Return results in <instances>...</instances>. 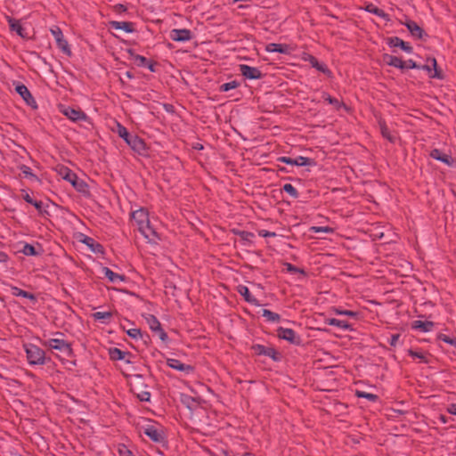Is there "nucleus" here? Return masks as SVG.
Masks as SVG:
<instances>
[{
	"instance_id": "nucleus-56",
	"label": "nucleus",
	"mask_w": 456,
	"mask_h": 456,
	"mask_svg": "<svg viewBox=\"0 0 456 456\" xmlns=\"http://www.w3.org/2000/svg\"><path fill=\"white\" fill-rule=\"evenodd\" d=\"M399 338H400V335H399V334H394V335H392V336H391V338H390V341H389L390 346H396V344H397V341H398Z\"/></svg>"
},
{
	"instance_id": "nucleus-44",
	"label": "nucleus",
	"mask_w": 456,
	"mask_h": 456,
	"mask_svg": "<svg viewBox=\"0 0 456 456\" xmlns=\"http://www.w3.org/2000/svg\"><path fill=\"white\" fill-rule=\"evenodd\" d=\"M379 126H380V130H381L382 135L385 138H387L388 141L394 142V137L390 134V132H389L388 128L387 127V126L385 125V123L379 122Z\"/></svg>"
},
{
	"instance_id": "nucleus-57",
	"label": "nucleus",
	"mask_w": 456,
	"mask_h": 456,
	"mask_svg": "<svg viewBox=\"0 0 456 456\" xmlns=\"http://www.w3.org/2000/svg\"><path fill=\"white\" fill-rule=\"evenodd\" d=\"M114 9L118 12H123L126 11V7L125 5H123V4H116L114 6Z\"/></svg>"
},
{
	"instance_id": "nucleus-39",
	"label": "nucleus",
	"mask_w": 456,
	"mask_h": 456,
	"mask_svg": "<svg viewBox=\"0 0 456 456\" xmlns=\"http://www.w3.org/2000/svg\"><path fill=\"white\" fill-rule=\"evenodd\" d=\"M21 252L25 256H37L38 252L36 250L35 247L31 244L26 243L21 249Z\"/></svg>"
},
{
	"instance_id": "nucleus-37",
	"label": "nucleus",
	"mask_w": 456,
	"mask_h": 456,
	"mask_svg": "<svg viewBox=\"0 0 456 456\" xmlns=\"http://www.w3.org/2000/svg\"><path fill=\"white\" fill-rule=\"evenodd\" d=\"M355 395H356L357 397L366 398V399H368L369 401H371V402H376L379 399V396L377 395H374V394H371V393H367V392H364V391L356 390Z\"/></svg>"
},
{
	"instance_id": "nucleus-62",
	"label": "nucleus",
	"mask_w": 456,
	"mask_h": 456,
	"mask_svg": "<svg viewBox=\"0 0 456 456\" xmlns=\"http://www.w3.org/2000/svg\"><path fill=\"white\" fill-rule=\"evenodd\" d=\"M154 63L152 61H148V64H146V66L148 67V69L151 71V72H154L155 69H154Z\"/></svg>"
},
{
	"instance_id": "nucleus-24",
	"label": "nucleus",
	"mask_w": 456,
	"mask_h": 456,
	"mask_svg": "<svg viewBox=\"0 0 456 456\" xmlns=\"http://www.w3.org/2000/svg\"><path fill=\"white\" fill-rule=\"evenodd\" d=\"M433 69L429 68V77L443 80L445 78V74L442 68L438 67L436 60L432 59Z\"/></svg>"
},
{
	"instance_id": "nucleus-18",
	"label": "nucleus",
	"mask_w": 456,
	"mask_h": 456,
	"mask_svg": "<svg viewBox=\"0 0 456 456\" xmlns=\"http://www.w3.org/2000/svg\"><path fill=\"white\" fill-rule=\"evenodd\" d=\"M253 349L259 355H266V356H269V357H271V358H273L274 360L277 359V357H276L277 352L273 347H266V346H262V345H256V346H253Z\"/></svg>"
},
{
	"instance_id": "nucleus-28",
	"label": "nucleus",
	"mask_w": 456,
	"mask_h": 456,
	"mask_svg": "<svg viewBox=\"0 0 456 456\" xmlns=\"http://www.w3.org/2000/svg\"><path fill=\"white\" fill-rule=\"evenodd\" d=\"M110 358L113 361L125 360L126 356L130 355V353L122 351L117 347L109 349Z\"/></svg>"
},
{
	"instance_id": "nucleus-49",
	"label": "nucleus",
	"mask_w": 456,
	"mask_h": 456,
	"mask_svg": "<svg viewBox=\"0 0 456 456\" xmlns=\"http://www.w3.org/2000/svg\"><path fill=\"white\" fill-rule=\"evenodd\" d=\"M94 317L96 320H105L111 317L110 312H97L94 314Z\"/></svg>"
},
{
	"instance_id": "nucleus-19",
	"label": "nucleus",
	"mask_w": 456,
	"mask_h": 456,
	"mask_svg": "<svg viewBox=\"0 0 456 456\" xmlns=\"http://www.w3.org/2000/svg\"><path fill=\"white\" fill-rule=\"evenodd\" d=\"M404 24L412 37L416 38H421L423 37L424 29L421 28L415 21L409 20Z\"/></svg>"
},
{
	"instance_id": "nucleus-51",
	"label": "nucleus",
	"mask_w": 456,
	"mask_h": 456,
	"mask_svg": "<svg viewBox=\"0 0 456 456\" xmlns=\"http://www.w3.org/2000/svg\"><path fill=\"white\" fill-rule=\"evenodd\" d=\"M278 160L288 165L296 166L295 159L289 157H280Z\"/></svg>"
},
{
	"instance_id": "nucleus-63",
	"label": "nucleus",
	"mask_w": 456,
	"mask_h": 456,
	"mask_svg": "<svg viewBox=\"0 0 456 456\" xmlns=\"http://www.w3.org/2000/svg\"><path fill=\"white\" fill-rule=\"evenodd\" d=\"M403 412L401 411H395V410H393L392 411V413L389 414V417H395V414H402Z\"/></svg>"
},
{
	"instance_id": "nucleus-5",
	"label": "nucleus",
	"mask_w": 456,
	"mask_h": 456,
	"mask_svg": "<svg viewBox=\"0 0 456 456\" xmlns=\"http://www.w3.org/2000/svg\"><path fill=\"white\" fill-rule=\"evenodd\" d=\"M145 320H146L150 329L153 332L158 334L159 338L162 341H167V335L164 331V330L161 328V324L159 322V320L156 318V316H154L153 314H148L147 316H145Z\"/></svg>"
},
{
	"instance_id": "nucleus-41",
	"label": "nucleus",
	"mask_w": 456,
	"mask_h": 456,
	"mask_svg": "<svg viewBox=\"0 0 456 456\" xmlns=\"http://www.w3.org/2000/svg\"><path fill=\"white\" fill-rule=\"evenodd\" d=\"M411 328L413 330H421L422 331H428V322L427 321H414L411 322Z\"/></svg>"
},
{
	"instance_id": "nucleus-35",
	"label": "nucleus",
	"mask_w": 456,
	"mask_h": 456,
	"mask_svg": "<svg viewBox=\"0 0 456 456\" xmlns=\"http://www.w3.org/2000/svg\"><path fill=\"white\" fill-rule=\"evenodd\" d=\"M129 53H130V54L132 56L133 61L138 67H144V66H146V64H148V60L144 56H142V55H139V54H135V53H132L131 50L129 51Z\"/></svg>"
},
{
	"instance_id": "nucleus-55",
	"label": "nucleus",
	"mask_w": 456,
	"mask_h": 456,
	"mask_svg": "<svg viewBox=\"0 0 456 456\" xmlns=\"http://www.w3.org/2000/svg\"><path fill=\"white\" fill-rule=\"evenodd\" d=\"M410 354L413 357H417L419 359H420L422 362H426V356L424 354L422 353H418V352H415V351H412V350H410Z\"/></svg>"
},
{
	"instance_id": "nucleus-23",
	"label": "nucleus",
	"mask_w": 456,
	"mask_h": 456,
	"mask_svg": "<svg viewBox=\"0 0 456 456\" xmlns=\"http://www.w3.org/2000/svg\"><path fill=\"white\" fill-rule=\"evenodd\" d=\"M305 60L309 61L313 68H315L317 70L324 74L330 75V70L327 68V66L323 63L319 62L317 58H315L314 56L309 54L307 58H305Z\"/></svg>"
},
{
	"instance_id": "nucleus-12",
	"label": "nucleus",
	"mask_w": 456,
	"mask_h": 456,
	"mask_svg": "<svg viewBox=\"0 0 456 456\" xmlns=\"http://www.w3.org/2000/svg\"><path fill=\"white\" fill-rule=\"evenodd\" d=\"M7 20L12 31H15L20 37L24 39L29 38L28 34L25 31V28L21 26L19 20L11 17H7Z\"/></svg>"
},
{
	"instance_id": "nucleus-31",
	"label": "nucleus",
	"mask_w": 456,
	"mask_h": 456,
	"mask_svg": "<svg viewBox=\"0 0 456 456\" xmlns=\"http://www.w3.org/2000/svg\"><path fill=\"white\" fill-rule=\"evenodd\" d=\"M364 10L368 12L373 13L380 18L386 19L387 17V14L382 10L374 5L373 4H368L364 7Z\"/></svg>"
},
{
	"instance_id": "nucleus-14",
	"label": "nucleus",
	"mask_w": 456,
	"mask_h": 456,
	"mask_svg": "<svg viewBox=\"0 0 456 456\" xmlns=\"http://www.w3.org/2000/svg\"><path fill=\"white\" fill-rule=\"evenodd\" d=\"M387 45L390 47H400L403 51L408 53L412 52V47L408 43L404 42L397 37L387 38Z\"/></svg>"
},
{
	"instance_id": "nucleus-59",
	"label": "nucleus",
	"mask_w": 456,
	"mask_h": 456,
	"mask_svg": "<svg viewBox=\"0 0 456 456\" xmlns=\"http://www.w3.org/2000/svg\"><path fill=\"white\" fill-rule=\"evenodd\" d=\"M448 411L451 414L456 415V403L451 404Z\"/></svg>"
},
{
	"instance_id": "nucleus-40",
	"label": "nucleus",
	"mask_w": 456,
	"mask_h": 456,
	"mask_svg": "<svg viewBox=\"0 0 456 456\" xmlns=\"http://www.w3.org/2000/svg\"><path fill=\"white\" fill-rule=\"evenodd\" d=\"M295 162L296 166L297 167H305L312 165L313 159L306 157L298 156L297 158L295 159Z\"/></svg>"
},
{
	"instance_id": "nucleus-61",
	"label": "nucleus",
	"mask_w": 456,
	"mask_h": 456,
	"mask_svg": "<svg viewBox=\"0 0 456 456\" xmlns=\"http://www.w3.org/2000/svg\"><path fill=\"white\" fill-rule=\"evenodd\" d=\"M8 259V256L5 253L0 252V263H4Z\"/></svg>"
},
{
	"instance_id": "nucleus-33",
	"label": "nucleus",
	"mask_w": 456,
	"mask_h": 456,
	"mask_svg": "<svg viewBox=\"0 0 456 456\" xmlns=\"http://www.w3.org/2000/svg\"><path fill=\"white\" fill-rule=\"evenodd\" d=\"M262 316L271 322H278L281 320L280 314L273 313L268 309L262 310Z\"/></svg>"
},
{
	"instance_id": "nucleus-7",
	"label": "nucleus",
	"mask_w": 456,
	"mask_h": 456,
	"mask_svg": "<svg viewBox=\"0 0 456 456\" xmlns=\"http://www.w3.org/2000/svg\"><path fill=\"white\" fill-rule=\"evenodd\" d=\"M16 92L22 97V99L25 101V102L32 107L33 109H37V102L30 94L28 87L23 84H19L15 87Z\"/></svg>"
},
{
	"instance_id": "nucleus-22",
	"label": "nucleus",
	"mask_w": 456,
	"mask_h": 456,
	"mask_svg": "<svg viewBox=\"0 0 456 456\" xmlns=\"http://www.w3.org/2000/svg\"><path fill=\"white\" fill-rule=\"evenodd\" d=\"M110 28H112L114 29H121L127 33H132L134 30V24L129 21L112 20V21H110Z\"/></svg>"
},
{
	"instance_id": "nucleus-15",
	"label": "nucleus",
	"mask_w": 456,
	"mask_h": 456,
	"mask_svg": "<svg viewBox=\"0 0 456 456\" xmlns=\"http://www.w3.org/2000/svg\"><path fill=\"white\" fill-rule=\"evenodd\" d=\"M144 434L156 443H160L164 439L162 431L151 425L145 428Z\"/></svg>"
},
{
	"instance_id": "nucleus-13",
	"label": "nucleus",
	"mask_w": 456,
	"mask_h": 456,
	"mask_svg": "<svg viewBox=\"0 0 456 456\" xmlns=\"http://www.w3.org/2000/svg\"><path fill=\"white\" fill-rule=\"evenodd\" d=\"M167 365L175 370L183 371L186 373H190L193 371V367L189 364H184L181 361L174 358L167 359Z\"/></svg>"
},
{
	"instance_id": "nucleus-25",
	"label": "nucleus",
	"mask_w": 456,
	"mask_h": 456,
	"mask_svg": "<svg viewBox=\"0 0 456 456\" xmlns=\"http://www.w3.org/2000/svg\"><path fill=\"white\" fill-rule=\"evenodd\" d=\"M11 292H12V295L14 297H22L28 298L33 302L37 301V297L34 294L25 291L16 286H11Z\"/></svg>"
},
{
	"instance_id": "nucleus-10",
	"label": "nucleus",
	"mask_w": 456,
	"mask_h": 456,
	"mask_svg": "<svg viewBox=\"0 0 456 456\" xmlns=\"http://www.w3.org/2000/svg\"><path fill=\"white\" fill-rule=\"evenodd\" d=\"M429 155L432 158L446 164L447 166H452L454 163V159L449 153L442 151L438 149H434Z\"/></svg>"
},
{
	"instance_id": "nucleus-8",
	"label": "nucleus",
	"mask_w": 456,
	"mask_h": 456,
	"mask_svg": "<svg viewBox=\"0 0 456 456\" xmlns=\"http://www.w3.org/2000/svg\"><path fill=\"white\" fill-rule=\"evenodd\" d=\"M170 37L176 42H186L192 38L191 31L187 28L173 29L170 32Z\"/></svg>"
},
{
	"instance_id": "nucleus-20",
	"label": "nucleus",
	"mask_w": 456,
	"mask_h": 456,
	"mask_svg": "<svg viewBox=\"0 0 456 456\" xmlns=\"http://www.w3.org/2000/svg\"><path fill=\"white\" fill-rule=\"evenodd\" d=\"M290 47L284 44L271 43L266 45L265 51L268 53H289Z\"/></svg>"
},
{
	"instance_id": "nucleus-50",
	"label": "nucleus",
	"mask_w": 456,
	"mask_h": 456,
	"mask_svg": "<svg viewBox=\"0 0 456 456\" xmlns=\"http://www.w3.org/2000/svg\"><path fill=\"white\" fill-rule=\"evenodd\" d=\"M284 266L286 267L288 272H290V273H300L302 274H305L304 270L297 268V266L293 265L290 263H285Z\"/></svg>"
},
{
	"instance_id": "nucleus-1",
	"label": "nucleus",
	"mask_w": 456,
	"mask_h": 456,
	"mask_svg": "<svg viewBox=\"0 0 456 456\" xmlns=\"http://www.w3.org/2000/svg\"><path fill=\"white\" fill-rule=\"evenodd\" d=\"M132 218L135 222L140 232L151 242H157L159 240V234L151 227L149 220L148 212L144 208H140L132 213Z\"/></svg>"
},
{
	"instance_id": "nucleus-9",
	"label": "nucleus",
	"mask_w": 456,
	"mask_h": 456,
	"mask_svg": "<svg viewBox=\"0 0 456 456\" xmlns=\"http://www.w3.org/2000/svg\"><path fill=\"white\" fill-rule=\"evenodd\" d=\"M240 71L242 76L248 79H259L262 77V72L257 68L246 64L240 65Z\"/></svg>"
},
{
	"instance_id": "nucleus-26",
	"label": "nucleus",
	"mask_w": 456,
	"mask_h": 456,
	"mask_svg": "<svg viewBox=\"0 0 456 456\" xmlns=\"http://www.w3.org/2000/svg\"><path fill=\"white\" fill-rule=\"evenodd\" d=\"M102 272H103L105 277L108 278L109 281L113 283L121 282L126 280L124 275L116 273L108 267H103Z\"/></svg>"
},
{
	"instance_id": "nucleus-43",
	"label": "nucleus",
	"mask_w": 456,
	"mask_h": 456,
	"mask_svg": "<svg viewBox=\"0 0 456 456\" xmlns=\"http://www.w3.org/2000/svg\"><path fill=\"white\" fill-rule=\"evenodd\" d=\"M437 339L442 340V341L456 347V338H451L447 335L440 333L437 335Z\"/></svg>"
},
{
	"instance_id": "nucleus-4",
	"label": "nucleus",
	"mask_w": 456,
	"mask_h": 456,
	"mask_svg": "<svg viewBox=\"0 0 456 456\" xmlns=\"http://www.w3.org/2000/svg\"><path fill=\"white\" fill-rule=\"evenodd\" d=\"M52 35L54 37L57 46L67 55L71 54V51L68 41L64 38L61 29L58 26H53L50 28Z\"/></svg>"
},
{
	"instance_id": "nucleus-47",
	"label": "nucleus",
	"mask_w": 456,
	"mask_h": 456,
	"mask_svg": "<svg viewBox=\"0 0 456 456\" xmlns=\"http://www.w3.org/2000/svg\"><path fill=\"white\" fill-rule=\"evenodd\" d=\"M127 335L134 339L141 338L142 337L140 329H130L126 331Z\"/></svg>"
},
{
	"instance_id": "nucleus-36",
	"label": "nucleus",
	"mask_w": 456,
	"mask_h": 456,
	"mask_svg": "<svg viewBox=\"0 0 456 456\" xmlns=\"http://www.w3.org/2000/svg\"><path fill=\"white\" fill-rule=\"evenodd\" d=\"M71 184L79 192H86L87 191V184L83 180L78 179L77 176Z\"/></svg>"
},
{
	"instance_id": "nucleus-16",
	"label": "nucleus",
	"mask_w": 456,
	"mask_h": 456,
	"mask_svg": "<svg viewBox=\"0 0 456 456\" xmlns=\"http://www.w3.org/2000/svg\"><path fill=\"white\" fill-rule=\"evenodd\" d=\"M134 151L142 153L145 151V142L136 135H132L126 142Z\"/></svg>"
},
{
	"instance_id": "nucleus-34",
	"label": "nucleus",
	"mask_w": 456,
	"mask_h": 456,
	"mask_svg": "<svg viewBox=\"0 0 456 456\" xmlns=\"http://www.w3.org/2000/svg\"><path fill=\"white\" fill-rule=\"evenodd\" d=\"M322 98L330 104H332L337 110H339L341 107H345V104L342 102L337 98L331 97L329 94L323 93Z\"/></svg>"
},
{
	"instance_id": "nucleus-42",
	"label": "nucleus",
	"mask_w": 456,
	"mask_h": 456,
	"mask_svg": "<svg viewBox=\"0 0 456 456\" xmlns=\"http://www.w3.org/2000/svg\"><path fill=\"white\" fill-rule=\"evenodd\" d=\"M283 191L289 193L294 199L298 198V192L291 183H285L283 185Z\"/></svg>"
},
{
	"instance_id": "nucleus-64",
	"label": "nucleus",
	"mask_w": 456,
	"mask_h": 456,
	"mask_svg": "<svg viewBox=\"0 0 456 456\" xmlns=\"http://www.w3.org/2000/svg\"><path fill=\"white\" fill-rule=\"evenodd\" d=\"M237 456H254V455L250 452H245L243 454H238Z\"/></svg>"
},
{
	"instance_id": "nucleus-53",
	"label": "nucleus",
	"mask_w": 456,
	"mask_h": 456,
	"mask_svg": "<svg viewBox=\"0 0 456 456\" xmlns=\"http://www.w3.org/2000/svg\"><path fill=\"white\" fill-rule=\"evenodd\" d=\"M120 456H134L132 452L129 451L125 445H122L121 448L118 449Z\"/></svg>"
},
{
	"instance_id": "nucleus-6",
	"label": "nucleus",
	"mask_w": 456,
	"mask_h": 456,
	"mask_svg": "<svg viewBox=\"0 0 456 456\" xmlns=\"http://www.w3.org/2000/svg\"><path fill=\"white\" fill-rule=\"evenodd\" d=\"M277 336L294 345H299L301 343L300 337L297 336L292 329L280 327L277 330Z\"/></svg>"
},
{
	"instance_id": "nucleus-58",
	"label": "nucleus",
	"mask_w": 456,
	"mask_h": 456,
	"mask_svg": "<svg viewBox=\"0 0 456 456\" xmlns=\"http://www.w3.org/2000/svg\"><path fill=\"white\" fill-rule=\"evenodd\" d=\"M21 170L24 175L34 176V175L30 171V168L27 166H22Z\"/></svg>"
},
{
	"instance_id": "nucleus-52",
	"label": "nucleus",
	"mask_w": 456,
	"mask_h": 456,
	"mask_svg": "<svg viewBox=\"0 0 456 456\" xmlns=\"http://www.w3.org/2000/svg\"><path fill=\"white\" fill-rule=\"evenodd\" d=\"M137 397L140 399V401L142 402H149L150 401V398H151V394L150 392L148 391H143L142 392L141 394H139L137 395Z\"/></svg>"
},
{
	"instance_id": "nucleus-45",
	"label": "nucleus",
	"mask_w": 456,
	"mask_h": 456,
	"mask_svg": "<svg viewBox=\"0 0 456 456\" xmlns=\"http://www.w3.org/2000/svg\"><path fill=\"white\" fill-rule=\"evenodd\" d=\"M335 314L339 315H346L350 317H356L358 315L357 312L350 311V310H339L338 308H334L332 310Z\"/></svg>"
},
{
	"instance_id": "nucleus-29",
	"label": "nucleus",
	"mask_w": 456,
	"mask_h": 456,
	"mask_svg": "<svg viewBox=\"0 0 456 456\" xmlns=\"http://www.w3.org/2000/svg\"><path fill=\"white\" fill-rule=\"evenodd\" d=\"M326 322L329 325L336 326V327H338V328H340L342 330H353L352 325L349 324L347 322L342 321V320H338V319H336V318L327 319Z\"/></svg>"
},
{
	"instance_id": "nucleus-11",
	"label": "nucleus",
	"mask_w": 456,
	"mask_h": 456,
	"mask_svg": "<svg viewBox=\"0 0 456 456\" xmlns=\"http://www.w3.org/2000/svg\"><path fill=\"white\" fill-rule=\"evenodd\" d=\"M62 113L72 121L86 120L87 118V116L84 111L80 110H75L70 107L63 110Z\"/></svg>"
},
{
	"instance_id": "nucleus-21",
	"label": "nucleus",
	"mask_w": 456,
	"mask_h": 456,
	"mask_svg": "<svg viewBox=\"0 0 456 456\" xmlns=\"http://www.w3.org/2000/svg\"><path fill=\"white\" fill-rule=\"evenodd\" d=\"M384 60L389 66H393L401 69H404L406 67V61L394 55L386 54L384 56Z\"/></svg>"
},
{
	"instance_id": "nucleus-32",
	"label": "nucleus",
	"mask_w": 456,
	"mask_h": 456,
	"mask_svg": "<svg viewBox=\"0 0 456 456\" xmlns=\"http://www.w3.org/2000/svg\"><path fill=\"white\" fill-rule=\"evenodd\" d=\"M60 175L64 180L69 182L70 183H73V181L76 180V177L77 176L69 168L64 167H61Z\"/></svg>"
},
{
	"instance_id": "nucleus-54",
	"label": "nucleus",
	"mask_w": 456,
	"mask_h": 456,
	"mask_svg": "<svg viewBox=\"0 0 456 456\" xmlns=\"http://www.w3.org/2000/svg\"><path fill=\"white\" fill-rule=\"evenodd\" d=\"M258 235L261 237H275L276 233L273 232H268L265 230H260L258 231Z\"/></svg>"
},
{
	"instance_id": "nucleus-3",
	"label": "nucleus",
	"mask_w": 456,
	"mask_h": 456,
	"mask_svg": "<svg viewBox=\"0 0 456 456\" xmlns=\"http://www.w3.org/2000/svg\"><path fill=\"white\" fill-rule=\"evenodd\" d=\"M44 345L51 349L59 351L66 357H70L73 354L71 344L62 338H50L45 341Z\"/></svg>"
},
{
	"instance_id": "nucleus-30",
	"label": "nucleus",
	"mask_w": 456,
	"mask_h": 456,
	"mask_svg": "<svg viewBox=\"0 0 456 456\" xmlns=\"http://www.w3.org/2000/svg\"><path fill=\"white\" fill-rule=\"evenodd\" d=\"M83 242L90 247L93 252L103 253V247L100 243L96 242L93 238L86 237Z\"/></svg>"
},
{
	"instance_id": "nucleus-46",
	"label": "nucleus",
	"mask_w": 456,
	"mask_h": 456,
	"mask_svg": "<svg viewBox=\"0 0 456 456\" xmlns=\"http://www.w3.org/2000/svg\"><path fill=\"white\" fill-rule=\"evenodd\" d=\"M239 86V83L236 81H231L228 83H224L221 86V91L227 92L231 89H234Z\"/></svg>"
},
{
	"instance_id": "nucleus-48",
	"label": "nucleus",
	"mask_w": 456,
	"mask_h": 456,
	"mask_svg": "<svg viewBox=\"0 0 456 456\" xmlns=\"http://www.w3.org/2000/svg\"><path fill=\"white\" fill-rule=\"evenodd\" d=\"M312 231L314 232H326V233H332L333 229L329 226H314L311 228Z\"/></svg>"
},
{
	"instance_id": "nucleus-60",
	"label": "nucleus",
	"mask_w": 456,
	"mask_h": 456,
	"mask_svg": "<svg viewBox=\"0 0 456 456\" xmlns=\"http://www.w3.org/2000/svg\"><path fill=\"white\" fill-rule=\"evenodd\" d=\"M416 64L414 61H412L411 60L406 61V67L405 69H413L415 68Z\"/></svg>"
},
{
	"instance_id": "nucleus-38",
	"label": "nucleus",
	"mask_w": 456,
	"mask_h": 456,
	"mask_svg": "<svg viewBox=\"0 0 456 456\" xmlns=\"http://www.w3.org/2000/svg\"><path fill=\"white\" fill-rule=\"evenodd\" d=\"M117 132L118 135L125 140L126 142L131 138L132 135L128 133L127 129L122 126L121 124L118 123V129Z\"/></svg>"
},
{
	"instance_id": "nucleus-17",
	"label": "nucleus",
	"mask_w": 456,
	"mask_h": 456,
	"mask_svg": "<svg viewBox=\"0 0 456 456\" xmlns=\"http://www.w3.org/2000/svg\"><path fill=\"white\" fill-rule=\"evenodd\" d=\"M237 291L239 294H240L244 297L245 301H247L248 303L256 305V306L260 305L257 299L251 296L247 286L239 285L237 288Z\"/></svg>"
},
{
	"instance_id": "nucleus-27",
	"label": "nucleus",
	"mask_w": 456,
	"mask_h": 456,
	"mask_svg": "<svg viewBox=\"0 0 456 456\" xmlns=\"http://www.w3.org/2000/svg\"><path fill=\"white\" fill-rule=\"evenodd\" d=\"M23 199L26 202L33 205L41 215H48V211L44 208V203L40 200H33L29 194H25Z\"/></svg>"
},
{
	"instance_id": "nucleus-2",
	"label": "nucleus",
	"mask_w": 456,
	"mask_h": 456,
	"mask_svg": "<svg viewBox=\"0 0 456 456\" xmlns=\"http://www.w3.org/2000/svg\"><path fill=\"white\" fill-rule=\"evenodd\" d=\"M27 360L30 365H43L45 363V353L43 349L33 344L24 345Z\"/></svg>"
}]
</instances>
